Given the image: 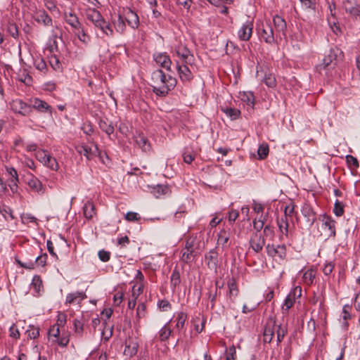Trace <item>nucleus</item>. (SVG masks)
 Wrapping results in <instances>:
<instances>
[{
  "mask_svg": "<svg viewBox=\"0 0 360 360\" xmlns=\"http://www.w3.org/2000/svg\"><path fill=\"white\" fill-rule=\"evenodd\" d=\"M288 295H290V297H292L294 299L301 297L302 288L300 286L295 287Z\"/></svg>",
  "mask_w": 360,
  "mask_h": 360,
  "instance_id": "obj_59",
  "label": "nucleus"
},
{
  "mask_svg": "<svg viewBox=\"0 0 360 360\" xmlns=\"http://www.w3.org/2000/svg\"><path fill=\"white\" fill-rule=\"evenodd\" d=\"M263 81L268 87L274 88L276 86V77L271 73L265 74Z\"/></svg>",
  "mask_w": 360,
  "mask_h": 360,
  "instance_id": "obj_38",
  "label": "nucleus"
},
{
  "mask_svg": "<svg viewBox=\"0 0 360 360\" xmlns=\"http://www.w3.org/2000/svg\"><path fill=\"white\" fill-rule=\"evenodd\" d=\"M44 165L53 171H57L59 168V165L57 160H56V158L51 157V155L49 156V160L44 164Z\"/></svg>",
  "mask_w": 360,
  "mask_h": 360,
  "instance_id": "obj_48",
  "label": "nucleus"
},
{
  "mask_svg": "<svg viewBox=\"0 0 360 360\" xmlns=\"http://www.w3.org/2000/svg\"><path fill=\"white\" fill-rule=\"evenodd\" d=\"M322 221V226L323 229L327 231L328 236L335 237L336 221L333 220L330 217L327 215L323 216Z\"/></svg>",
  "mask_w": 360,
  "mask_h": 360,
  "instance_id": "obj_17",
  "label": "nucleus"
},
{
  "mask_svg": "<svg viewBox=\"0 0 360 360\" xmlns=\"http://www.w3.org/2000/svg\"><path fill=\"white\" fill-rule=\"evenodd\" d=\"M230 238L229 231L222 229L218 233L217 245H221L222 248H228L229 246V240Z\"/></svg>",
  "mask_w": 360,
  "mask_h": 360,
  "instance_id": "obj_28",
  "label": "nucleus"
},
{
  "mask_svg": "<svg viewBox=\"0 0 360 360\" xmlns=\"http://www.w3.org/2000/svg\"><path fill=\"white\" fill-rule=\"evenodd\" d=\"M123 15L124 17L125 20L127 22L128 25L134 29L138 27L139 24V19L137 14L135 12H134L130 8H127L126 9H124Z\"/></svg>",
  "mask_w": 360,
  "mask_h": 360,
  "instance_id": "obj_16",
  "label": "nucleus"
},
{
  "mask_svg": "<svg viewBox=\"0 0 360 360\" xmlns=\"http://www.w3.org/2000/svg\"><path fill=\"white\" fill-rule=\"evenodd\" d=\"M77 152L81 155H84L87 159H91L92 157L96 156L98 153V148L97 145L91 144L82 145L77 148Z\"/></svg>",
  "mask_w": 360,
  "mask_h": 360,
  "instance_id": "obj_12",
  "label": "nucleus"
},
{
  "mask_svg": "<svg viewBox=\"0 0 360 360\" xmlns=\"http://www.w3.org/2000/svg\"><path fill=\"white\" fill-rule=\"evenodd\" d=\"M35 20L41 23L45 26H50L52 25L51 18L46 13L45 11H39L36 13Z\"/></svg>",
  "mask_w": 360,
  "mask_h": 360,
  "instance_id": "obj_24",
  "label": "nucleus"
},
{
  "mask_svg": "<svg viewBox=\"0 0 360 360\" xmlns=\"http://www.w3.org/2000/svg\"><path fill=\"white\" fill-rule=\"evenodd\" d=\"M151 78L153 82V91L160 96H165L176 85V79L170 75H165L160 69L155 70L152 73Z\"/></svg>",
  "mask_w": 360,
  "mask_h": 360,
  "instance_id": "obj_1",
  "label": "nucleus"
},
{
  "mask_svg": "<svg viewBox=\"0 0 360 360\" xmlns=\"http://www.w3.org/2000/svg\"><path fill=\"white\" fill-rule=\"evenodd\" d=\"M46 259H47V255L45 253L44 255L38 256L35 259V261L34 262L35 263V265L37 264L41 266H44L46 263Z\"/></svg>",
  "mask_w": 360,
  "mask_h": 360,
  "instance_id": "obj_62",
  "label": "nucleus"
},
{
  "mask_svg": "<svg viewBox=\"0 0 360 360\" xmlns=\"http://www.w3.org/2000/svg\"><path fill=\"white\" fill-rule=\"evenodd\" d=\"M172 330L167 326V324L165 325L159 331V338L161 341L167 340L171 335Z\"/></svg>",
  "mask_w": 360,
  "mask_h": 360,
  "instance_id": "obj_39",
  "label": "nucleus"
},
{
  "mask_svg": "<svg viewBox=\"0 0 360 360\" xmlns=\"http://www.w3.org/2000/svg\"><path fill=\"white\" fill-rule=\"evenodd\" d=\"M188 65L184 63L180 64L179 60L176 62V70L180 79L183 82L190 81L193 78L192 72L188 68Z\"/></svg>",
  "mask_w": 360,
  "mask_h": 360,
  "instance_id": "obj_14",
  "label": "nucleus"
},
{
  "mask_svg": "<svg viewBox=\"0 0 360 360\" xmlns=\"http://www.w3.org/2000/svg\"><path fill=\"white\" fill-rule=\"evenodd\" d=\"M16 262L20 266L26 269L32 270L35 268V263L32 261L28 262H22L20 260L16 259Z\"/></svg>",
  "mask_w": 360,
  "mask_h": 360,
  "instance_id": "obj_58",
  "label": "nucleus"
},
{
  "mask_svg": "<svg viewBox=\"0 0 360 360\" xmlns=\"http://www.w3.org/2000/svg\"><path fill=\"white\" fill-rule=\"evenodd\" d=\"M84 214L88 219H91L96 214L95 206L91 201H87L83 207Z\"/></svg>",
  "mask_w": 360,
  "mask_h": 360,
  "instance_id": "obj_30",
  "label": "nucleus"
},
{
  "mask_svg": "<svg viewBox=\"0 0 360 360\" xmlns=\"http://www.w3.org/2000/svg\"><path fill=\"white\" fill-rule=\"evenodd\" d=\"M176 319V328L177 330H181L184 327L185 322L187 319V314L185 312L179 311L175 315Z\"/></svg>",
  "mask_w": 360,
  "mask_h": 360,
  "instance_id": "obj_34",
  "label": "nucleus"
},
{
  "mask_svg": "<svg viewBox=\"0 0 360 360\" xmlns=\"http://www.w3.org/2000/svg\"><path fill=\"white\" fill-rule=\"evenodd\" d=\"M125 219L129 221H136L140 219V217L136 212H129L126 214Z\"/></svg>",
  "mask_w": 360,
  "mask_h": 360,
  "instance_id": "obj_64",
  "label": "nucleus"
},
{
  "mask_svg": "<svg viewBox=\"0 0 360 360\" xmlns=\"http://www.w3.org/2000/svg\"><path fill=\"white\" fill-rule=\"evenodd\" d=\"M302 214L307 219V221L310 226H311L316 220V213L308 205L302 208Z\"/></svg>",
  "mask_w": 360,
  "mask_h": 360,
  "instance_id": "obj_27",
  "label": "nucleus"
},
{
  "mask_svg": "<svg viewBox=\"0 0 360 360\" xmlns=\"http://www.w3.org/2000/svg\"><path fill=\"white\" fill-rule=\"evenodd\" d=\"M30 104L32 106V112L33 110H36L39 112H52V108L44 101L41 100L39 98H34L30 99Z\"/></svg>",
  "mask_w": 360,
  "mask_h": 360,
  "instance_id": "obj_7",
  "label": "nucleus"
},
{
  "mask_svg": "<svg viewBox=\"0 0 360 360\" xmlns=\"http://www.w3.org/2000/svg\"><path fill=\"white\" fill-rule=\"evenodd\" d=\"M239 98L245 103L248 106L253 107L255 105V96L250 91L240 93Z\"/></svg>",
  "mask_w": 360,
  "mask_h": 360,
  "instance_id": "obj_31",
  "label": "nucleus"
},
{
  "mask_svg": "<svg viewBox=\"0 0 360 360\" xmlns=\"http://www.w3.org/2000/svg\"><path fill=\"white\" fill-rule=\"evenodd\" d=\"M27 185L32 192L42 195L46 191V187L33 174H28L25 180Z\"/></svg>",
  "mask_w": 360,
  "mask_h": 360,
  "instance_id": "obj_6",
  "label": "nucleus"
},
{
  "mask_svg": "<svg viewBox=\"0 0 360 360\" xmlns=\"http://www.w3.org/2000/svg\"><path fill=\"white\" fill-rule=\"evenodd\" d=\"M52 341L57 342L59 346L64 347L68 345L70 340L68 335H63L62 336L59 337L58 339L53 340Z\"/></svg>",
  "mask_w": 360,
  "mask_h": 360,
  "instance_id": "obj_53",
  "label": "nucleus"
},
{
  "mask_svg": "<svg viewBox=\"0 0 360 360\" xmlns=\"http://www.w3.org/2000/svg\"><path fill=\"white\" fill-rule=\"evenodd\" d=\"M259 37L268 44H274L276 42L274 30L270 21L262 23L259 28Z\"/></svg>",
  "mask_w": 360,
  "mask_h": 360,
  "instance_id": "obj_4",
  "label": "nucleus"
},
{
  "mask_svg": "<svg viewBox=\"0 0 360 360\" xmlns=\"http://www.w3.org/2000/svg\"><path fill=\"white\" fill-rule=\"evenodd\" d=\"M10 107L14 113L23 117L30 116L32 113V106L30 103H27L22 99L13 100L10 103Z\"/></svg>",
  "mask_w": 360,
  "mask_h": 360,
  "instance_id": "obj_3",
  "label": "nucleus"
},
{
  "mask_svg": "<svg viewBox=\"0 0 360 360\" xmlns=\"http://www.w3.org/2000/svg\"><path fill=\"white\" fill-rule=\"evenodd\" d=\"M174 52L181 60V63L192 64L193 63L194 56L186 46L183 44L176 46Z\"/></svg>",
  "mask_w": 360,
  "mask_h": 360,
  "instance_id": "obj_5",
  "label": "nucleus"
},
{
  "mask_svg": "<svg viewBox=\"0 0 360 360\" xmlns=\"http://www.w3.org/2000/svg\"><path fill=\"white\" fill-rule=\"evenodd\" d=\"M343 8L346 13H349L354 18L360 16V4L356 1L352 0L343 1Z\"/></svg>",
  "mask_w": 360,
  "mask_h": 360,
  "instance_id": "obj_15",
  "label": "nucleus"
},
{
  "mask_svg": "<svg viewBox=\"0 0 360 360\" xmlns=\"http://www.w3.org/2000/svg\"><path fill=\"white\" fill-rule=\"evenodd\" d=\"M250 244L255 252H259L263 249L265 244V240L261 236L260 233L255 232L250 237Z\"/></svg>",
  "mask_w": 360,
  "mask_h": 360,
  "instance_id": "obj_11",
  "label": "nucleus"
},
{
  "mask_svg": "<svg viewBox=\"0 0 360 360\" xmlns=\"http://www.w3.org/2000/svg\"><path fill=\"white\" fill-rule=\"evenodd\" d=\"M295 212V205L293 203H289L284 208V219H288V217H291Z\"/></svg>",
  "mask_w": 360,
  "mask_h": 360,
  "instance_id": "obj_51",
  "label": "nucleus"
},
{
  "mask_svg": "<svg viewBox=\"0 0 360 360\" xmlns=\"http://www.w3.org/2000/svg\"><path fill=\"white\" fill-rule=\"evenodd\" d=\"M266 250L268 255L272 257H278L281 259H283L286 256V248L284 245L274 246L268 244Z\"/></svg>",
  "mask_w": 360,
  "mask_h": 360,
  "instance_id": "obj_9",
  "label": "nucleus"
},
{
  "mask_svg": "<svg viewBox=\"0 0 360 360\" xmlns=\"http://www.w3.org/2000/svg\"><path fill=\"white\" fill-rule=\"evenodd\" d=\"M276 333H277V342H278V343H280L283 340V338L285 337V335L287 333L286 327L283 326L281 325L278 326V329H277Z\"/></svg>",
  "mask_w": 360,
  "mask_h": 360,
  "instance_id": "obj_50",
  "label": "nucleus"
},
{
  "mask_svg": "<svg viewBox=\"0 0 360 360\" xmlns=\"http://www.w3.org/2000/svg\"><path fill=\"white\" fill-rule=\"evenodd\" d=\"M124 20V17L122 16L121 14H119L117 20L115 21L114 23L115 29L117 32L122 33L124 31L126 27Z\"/></svg>",
  "mask_w": 360,
  "mask_h": 360,
  "instance_id": "obj_43",
  "label": "nucleus"
},
{
  "mask_svg": "<svg viewBox=\"0 0 360 360\" xmlns=\"http://www.w3.org/2000/svg\"><path fill=\"white\" fill-rule=\"evenodd\" d=\"M274 25L275 27L276 33L286 37L287 25L285 20L281 16L276 15L273 18ZM281 37V36H280Z\"/></svg>",
  "mask_w": 360,
  "mask_h": 360,
  "instance_id": "obj_19",
  "label": "nucleus"
},
{
  "mask_svg": "<svg viewBox=\"0 0 360 360\" xmlns=\"http://www.w3.org/2000/svg\"><path fill=\"white\" fill-rule=\"evenodd\" d=\"M153 59L162 68L168 71L171 70L172 60L167 53H155L153 54Z\"/></svg>",
  "mask_w": 360,
  "mask_h": 360,
  "instance_id": "obj_10",
  "label": "nucleus"
},
{
  "mask_svg": "<svg viewBox=\"0 0 360 360\" xmlns=\"http://www.w3.org/2000/svg\"><path fill=\"white\" fill-rule=\"evenodd\" d=\"M253 30V22L250 20L246 21L238 31V37L241 41H248Z\"/></svg>",
  "mask_w": 360,
  "mask_h": 360,
  "instance_id": "obj_8",
  "label": "nucleus"
},
{
  "mask_svg": "<svg viewBox=\"0 0 360 360\" xmlns=\"http://www.w3.org/2000/svg\"><path fill=\"white\" fill-rule=\"evenodd\" d=\"M75 34L77 37L78 39L84 44L85 45H88L91 41V36L84 30L83 26L82 25L79 28H77L75 30H73Z\"/></svg>",
  "mask_w": 360,
  "mask_h": 360,
  "instance_id": "obj_25",
  "label": "nucleus"
},
{
  "mask_svg": "<svg viewBox=\"0 0 360 360\" xmlns=\"http://www.w3.org/2000/svg\"><path fill=\"white\" fill-rule=\"evenodd\" d=\"M195 257L194 250H184L181 259L185 263L191 262Z\"/></svg>",
  "mask_w": 360,
  "mask_h": 360,
  "instance_id": "obj_40",
  "label": "nucleus"
},
{
  "mask_svg": "<svg viewBox=\"0 0 360 360\" xmlns=\"http://www.w3.org/2000/svg\"><path fill=\"white\" fill-rule=\"evenodd\" d=\"M75 332L77 334H82L83 332L84 323L77 319L73 321Z\"/></svg>",
  "mask_w": 360,
  "mask_h": 360,
  "instance_id": "obj_54",
  "label": "nucleus"
},
{
  "mask_svg": "<svg viewBox=\"0 0 360 360\" xmlns=\"http://www.w3.org/2000/svg\"><path fill=\"white\" fill-rule=\"evenodd\" d=\"M295 299L292 297H290V295H288L285 299L283 305L282 307V310L283 312H287L294 304Z\"/></svg>",
  "mask_w": 360,
  "mask_h": 360,
  "instance_id": "obj_49",
  "label": "nucleus"
},
{
  "mask_svg": "<svg viewBox=\"0 0 360 360\" xmlns=\"http://www.w3.org/2000/svg\"><path fill=\"white\" fill-rule=\"evenodd\" d=\"M99 259L104 262L109 261L110 257V252L105 251L104 250H101L98 253Z\"/></svg>",
  "mask_w": 360,
  "mask_h": 360,
  "instance_id": "obj_61",
  "label": "nucleus"
},
{
  "mask_svg": "<svg viewBox=\"0 0 360 360\" xmlns=\"http://www.w3.org/2000/svg\"><path fill=\"white\" fill-rule=\"evenodd\" d=\"M346 161L349 166H352L354 168L359 167V162L355 157L351 155H347L346 156Z\"/></svg>",
  "mask_w": 360,
  "mask_h": 360,
  "instance_id": "obj_57",
  "label": "nucleus"
},
{
  "mask_svg": "<svg viewBox=\"0 0 360 360\" xmlns=\"http://www.w3.org/2000/svg\"><path fill=\"white\" fill-rule=\"evenodd\" d=\"M86 297L85 293L84 292L76 291L72 293H69L66 296L65 304H72V303H80Z\"/></svg>",
  "mask_w": 360,
  "mask_h": 360,
  "instance_id": "obj_22",
  "label": "nucleus"
},
{
  "mask_svg": "<svg viewBox=\"0 0 360 360\" xmlns=\"http://www.w3.org/2000/svg\"><path fill=\"white\" fill-rule=\"evenodd\" d=\"M269 154V146L267 144H262L257 150V155L261 160L265 159Z\"/></svg>",
  "mask_w": 360,
  "mask_h": 360,
  "instance_id": "obj_45",
  "label": "nucleus"
},
{
  "mask_svg": "<svg viewBox=\"0 0 360 360\" xmlns=\"http://www.w3.org/2000/svg\"><path fill=\"white\" fill-rule=\"evenodd\" d=\"M302 3V6L305 9L315 10L316 8V1L315 0H300Z\"/></svg>",
  "mask_w": 360,
  "mask_h": 360,
  "instance_id": "obj_56",
  "label": "nucleus"
},
{
  "mask_svg": "<svg viewBox=\"0 0 360 360\" xmlns=\"http://www.w3.org/2000/svg\"><path fill=\"white\" fill-rule=\"evenodd\" d=\"M150 193L157 198H161L164 195H167L170 193L171 191L167 185L158 184L156 186H150Z\"/></svg>",
  "mask_w": 360,
  "mask_h": 360,
  "instance_id": "obj_20",
  "label": "nucleus"
},
{
  "mask_svg": "<svg viewBox=\"0 0 360 360\" xmlns=\"http://www.w3.org/2000/svg\"><path fill=\"white\" fill-rule=\"evenodd\" d=\"M49 153L45 150H37L35 153L36 158L41 162L44 165L49 158Z\"/></svg>",
  "mask_w": 360,
  "mask_h": 360,
  "instance_id": "obj_37",
  "label": "nucleus"
},
{
  "mask_svg": "<svg viewBox=\"0 0 360 360\" xmlns=\"http://www.w3.org/2000/svg\"><path fill=\"white\" fill-rule=\"evenodd\" d=\"M341 53L342 52L337 48L331 49L328 56L323 59L324 67L327 68L330 65L333 60L337 59L338 54H341Z\"/></svg>",
  "mask_w": 360,
  "mask_h": 360,
  "instance_id": "obj_29",
  "label": "nucleus"
},
{
  "mask_svg": "<svg viewBox=\"0 0 360 360\" xmlns=\"http://www.w3.org/2000/svg\"><path fill=\"white\" fill-rule=\"evenodd\" d=\"M34 64L35 68L37 70H40L41 72H46V70L47 69V65L43 58H36L34 60Z\"/></svg>",
  "mask_w": 360,
  "mask_h": 360,
  "instance_id": "obj_47",
  "label": "nucleus"
},
{
  "mask_svg": "<svg viewBox=\"0 0 360 360\" xmlns=\"http://www.w3.org/2000/svg\"><path fill=\"white\" fill-rule=\"evenodd\" d=\"M49 63L54 70H58L60 68V60L56 54L51 55L49 58Z\"/></svg>",
  "mask_w": 360,
  "mask_h": 360,
  "instance_id": "obj_55",
  "label": "nucleus"
},
{
  "mask_svg": "<svg viewBox=\"0 0 360 360\" xmlns=\"http://www.w3.org/2000/svg\"><path fill=\"white\" fill-rule=\"evenodd\" d=\"M7 32L13 38L16 39L18 37V29L15 24L10 23L7 27Z\"/></svg>",
  "mask_w": 360,
  "mask_h": 360,
  "instance_id": "obj_52",
  "label": "nucleus"
},
{
  "mask_svg": "<svg viewBox=\"0 0 360 360\" xmlns=\"http://www.w3.org/2000/svg\"><path fill=\"white\" fill-rule=\"evenodd\" d=\"M138 342L134 340L129 339L125 342L124 354L132 356L137 353L138 351Z\"/></svg>",
  "mask_w": 360,
  "mask_h": 360,
  "instance_id": "obj_26",
  "label": "nucleus"
},
{
  "mask_svg": "<svg viewBox=\"0 0 360 360\" xmlns=\"http://www.w3.org/2000/svg\"><path fill=\"white\" fill-rule=\"evenodd\" d=\"M86 16L94 24V27L101 30L103 34L108 37L113 35V30L110 23L105 20L98 10L95 8L89 9L86 11Z\"/></svg>",
  "mask_w": 360,
  "mask_h": 360,
  "instance_id": "obj_2",
  "label": "nucleus"
},
{
  "mask_svg": "<svg viewBox=\"0 0 360 360\" xmlns=\"http://www.w3.org/2000/svg\"><path fill=\"white\" fill-rule=\"evenodd\" d=\"M171 285L175 288L177 287L180 283H181V277H180V273L178 269L176 267L173 270L172 275H171Z\"/></svg>",
  "mask_w": 360,
  "mask_h": 360,
  "instance_id": "obj_36",
  "label": "nucleus"
},
{
  "mask_svg": "<svg viewBox=\"0 0 360 360\" xmlns=\"http://www.w3.org/2000/svg\"><path fill=\"white\" fill-rule=\"evenodd\" d=\"M228 288L229 290L226 293V303L230 306L231 303L234 302V300L238 294V289L234 279H231L228 282Z\"/></svg>",
  "mask_w": 360,
  "mask_h": 360,
  "instance_id": "obj_18",
  "label": "nucleus"
},
{
  "mask_svg": "<svg viewBox=\"0 0 360 360\" xmlns=\"http://www.w3.org/2000/svg\"><path fill=\"white\" fill-rule=\"evenodd\" d=\"M278 226L281 233L288 236L289 226L288 219L283 217L281 219H278Z\"/></svg>",
  "mask_w": 360,
  "mask_h": 360,
  "instance_id": "obj_41",
  "label": "nucleus"
},
{
  "mask_svg": "<svg viewBox=\"0 0 360 360\" xmlns=\"http://www.w3.org/2000/svg\"><path fill=\"white\" fill-rule=\"evenodd\" d=\"M98 125L99 128L108 136H110L114 133L115 129L111 122H108L104 120H101L98 122Z\"/></svg>",
  "mask_w": 360,
  "mask_h": 360,
  "instance_id": "obj_33",
  "label": "nucleus"
},
{
  "mask_svg": "<svg viewBox=\"0 0 360 360\" xmlns=\"http://www.w3.org/2000/svg\"><path fill=\"white\" fill-rule=\"evenodd\" d=\"M27 337L30 339H35L39 335V328L30 326L29 329L26 330Z\"/></svg>",
  "mask_w": 360,
  "mask_h": 360,
  "instance_id": "obj_44",
  "label": "nucleus"
},
{
  "mask_svg": "<svg viewBox=\"0 0 360 360\" xmlns=\"http://www.w3.org/2000/svg\"><path fill=\"white\" fill-rule=\"evenodd\" d=\"M217 295H218V292H217V289H215L214 293H212L211 290H210V292L207 293L208 299L210 302L212 309H213L215 306Z\"/></svg>",
  "mask_w": 360,
  "mask_h": 360,
  "instance_id": "obj_63",
  "label": "nucleus"
},
{
  "mask_svg": "<svg viewBox=\"0 0 360 360\" xmlns=\"http://www.w3.org/2000/svg\"><path fill=\"white\" fill-rule=\"evenodd\" d=\"M205 261L207 262V266L211 270L217 271V265H218V255L214 250H210L205 255Z\"/></svg>",
  "mask_w": 360,
  "mask_h": 360,
  "instance_id": "obj_21",
  "label": "nucleus"
},
{
  "mask_svg": "<svg viewBox=\"0 0 360 360\" xmlns=\"http://www.w3.org/2000/svg\"><path fill=\"white\" fill-rule=\"evenodd\" d=\"M221 110L233 120L238 119L240 115V111L236 108L226 107Z\"/></svg>",
  "mask_w": 360,
  "mask_h": 360,
  "instance_id": "obj_35",
  "label": "nucleus"
},
{
  "mask_svg": "<svg viewBox=\"0 0 360 360\" xmlns=\"http://www.w3.org/2000/svg\"><path fill=\"white\" fill-rule=\"evenodd\" d=\"M274 331L271 327H266L264 330V341L271 342L274 337Z\"/></svg>",
  "mask_w": 360,
  "mask_h": 360,
  "instance_id": "obj_46",
  "label": "nucleus"
},
{
  "mask_svg": "<svg viewBox=\"0 0 360 360\" xmlns=\"http://www.w3.org/2000/svg\"><path fill=\"white\" fill-rule=\"evenodd\" d=\"M34 288L37 291L39 292L41 287L42 286V281L40 279V277L39 276H34L32 279V283Z\"/></svg>",
  "mask_w": 360,
  "mask_h": 360,
  "instance_id": "obj_60",
  "label": "nucleus"
},
{
  "mask_svg": "<svg viewBox=\"0 0 360 360\" xmlns=\"http://www.w3.org/2000/svg\"><path fill=\"white\" fill-rule=\"evenodd\" d=\"M65 20L70 25L74 30L79 28L82 25L80 23L77 16L73 13H65Z\"/></svg>",
  "mask_w": 360,
  "mask_h": 360,
  "instance_id": "obj_23",
  "label": "nucleus"
},
{
  "mask_svg": "<svg viewBox=\"0 0 360 360\" xmlns=\"http://www.w3.org/2000/svg\"><path fill=\"white\" fill-rule=\"evenodd\" d=\"M6 175L8 176V181H19V176L16 169L11 165L5 166Z\"/></svg>",
  "mask_w": 360,
  "mask_h": 360,
  "instance_id": "obj_32",
  "label": "nucleus"
},
{
  "mask_svg": "<svg viewBox=\"0 0 360 360\" xmlns=\"http://www.w3.org/2000/svg\"><path fill=\"white\" fill-rule=\"evenodd\" d=\"M136 145L143 152H148L151 150V145L148 138L143 133H138L134 136Z\"/></svg>",
  "mask_w": 360,
  "mask_h": 360,
  "instance_id": "obj_13",
  "label": "nucleus"
},
{
  "mask_svg": "<svg viewBox=\"0 0 360 360\" xmlns=\"http://www.w3.org/2000/svg\"><path fill=\"white\" fill-rule=\"evenodd\" d=\"M345 205L343 202L337 200L334 204L333 212L337 217H341L344 214Z\"/></svg>",
  "mask_w": 360,
  "mask_h": 360,
  "instance_id": "obj_42",
  "label": "nucleus"
}]
</instances>
